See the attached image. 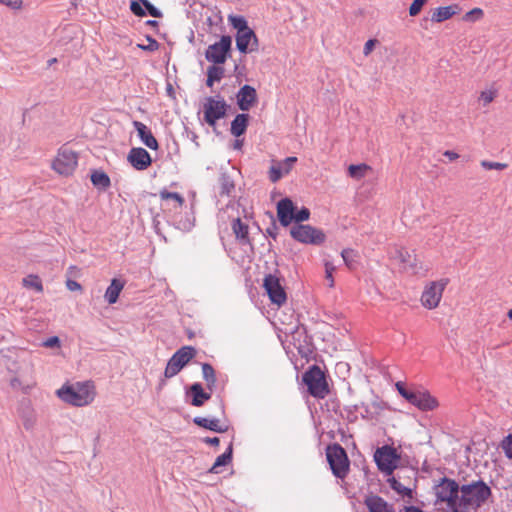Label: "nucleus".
I'll list each match as a JSON object with an SVG mask.
<instances>
[{
  "instance_id": "f257e3e1",
  "label": "nucleus",
  "mask_w": 512,
  "mask_h": 512,
  "mask_svg": "<svg viewBox=\"0 0 512 512\" xmlns=\"http://www.w3.org/2000/svg\"><path fill=\"white\" fill-rule=\"evenodd\" d=\"M491 496L490 487L483 481L462 485L459 489L457 509L453 512H469L479 508Z\"/></svg>"
},
{
  "instance_id": "f03ea898",
  "label": "nucleus",
  "mask_w": 512,
  "mask_h": 512,
  "mask_svg": "<svg viewBox=\"0 0 512 512\" xmlns=\"http://www.w3.org/2000/svg\"><path fill=\"white\" fill-rule=\"evenodd\" d=\"M56 394L59 399L69 405L83 407L94 401L96 388L92 381L76 382L63 385Z\"/></svg>"
},
{
  "instance_id": "7ed1b4c3",
  "label": "nucleus",
  "mask_w": 512,
  "mask_h": 512,
  "mask_svg": "<svg viewBox=\"0 0 512 512\" xmlns=\"http://www.w3.org/2000/svg\"><path fill=\"white\" fill-rule=\"evenodd\" d=\"M395 386L399 394L419 410L432 411L439 405L437 399L426 390H409L402 382H397Z\"/></svg>"
},
{
  "instance_id": "20e7f679",
  "label": "nucleus",
  "mask_w": 512,
  "mask_h": 512,
  "mask_svg": "<svg viewBox=\"0 0 512 512\" xmlns=\"http://www.w3.org/2000/svg\"><path fill=\"white\" fill-rule=\"evenodd\" d=\"M326 458L332 473L339 479H344L350 470V461L345 449L338 443L328 445Z\"/></svg>"
},
{
  "instance_id": "39448f33",
  "label": "nucleus",
  "mask_w": 512,
  "mask_h": 512,
  "mask_svg": "<svg viewBox=\"0 0 512 512\" xmlns=\"http://www.w3.org/2000/svg\"><path fill=\"white\" fill-rule=\"evenodd\" d=\"M302 380L308 388L311 396L323 399L329 394V386L324 372L319 366L313 365L302 376Z\"/></svg>"
},
{
  "instance_id": "423d86ee",
  "label": "nucleus",
  "mask_w": 512,
  "mask_h": 512,
  "mask_svg": "<svg viewBox=\"0 0 512 512\" xmlns=\"http://www.w3.org/2000/svg\"><path fill=\"white\" fill-rule=\"evenodd\" d=\"M197 354L193 346H183L168 360L164 377L166 379L176 376Z\"/></svg>"
},
{
  "instance_id": "0eeeda50",
  "label": "nucleus",
  "mask_w": 512,
  "mask_h": 512,
  "mask_svg": "<svg viewBox=\"0 0 512 512\" xmlns=\"http://www.w3.org/2000/svg\"><path fill=\"white\" fill-rule=\"evenodd\" d=\"M393 258L398 260L403 270L413 275H425L428 268L424 265L414 251H409L404 247H396Z\"/></svg>"
},
{
  "instance_id": "6e6552de",
  "label": "nucleus",
  "mask_w": 512,
  "mask_h": 512,
  "mask_svg": "<svg viewBox=\"0 0 512 512\" xmlns=\"http://www.w3.org/2000/svg\"><path fill=\"white\" fill-rule=\"evenodd\" d=\"M290 235L300 243L311 245H321L326 240V235L321 229L307 224H294L290 229Z\"/></svg>"
},
{
  "instance_id": "1a4fd4ad",
  "label": "nucleus",
  "mask_w": 512,
  "mask_h": 512,
  "mask_svg": "<svg viewBox=\"0 0 512 512\" xmlns=\"http://www.w3.org/2000/svg\"><path fill=\"white\" fill-rule=\"evenodd\" d=\"M228 104L222 97H206L203 102V113L205 122L215 127L218 120L226 116Z\"/></svg>"
},
{
  "instance_id": "9d476101",
  "label": "nucleus",
  "mask_w": 512,
  "mask_h": 512,
  "mask_svg": "<svg viewBox=\"0 0 512 512\" xmlns=\"http://www.w3.org/2000/svg\"><path fill=\"white\" fill-rule=\"evenodd\" d=\"M447 284L448 279L429 282L422 292L420 298L421 304L429 310L437 308Z\"/></svg>"
},
{
  "instance_id": "9b49d317",
  "label": "nucleus",
  "mask_w": 512,
  "mask_h": 512,
  "mask_svg": "<svg viewBox=\"0 0 512 512\" xmlns=\"http://www.w3.org/2000/svg\"><path fill=\"white\" fill-rule=\"evenodd\" d=\"M400 456L395 448L385 445L377 448L374 453V460L378 469L386 475H391L397 467Z\"/></svg>"
},
{
  "instance_id": "f8f14e48",
  "label": "nucleus",
  "mask_w": 512,
  "mask_h": 512,
  "mask_svg": "<svg viewBox=\"0 0 512 512\" xmlns=\"http://www.w3.org/2000/svg\"><path fill=\"white\" fill-rule=\"evenodd\" d=\"M77 163V154L70 149L62 148L55 157L52 168L59 175L70 176L75 171Z\"/></svg>"
},
{
  "instance_id": "ddd939ff",
  "label": "nucleus",
  "mask_w": 512,
  "mask_h": 512,
  "mask_svg": "<svg viewBox=\"0 0 512 512\" xmlns=\"http://www.w3.org/2000/svg\"><path fill=\"white\" fill-rule=\"evenodd\" d=\"M231 44L232 39L230 36H222L220 41L208 46L205 52V58L213 64H224L231 50Z\"/></svg>"
},
{
  "instance_id": "4468645a",
  "label": "nucleus",
  "mask_w": 512,
  "mask_h": 512,
  "mask_svg": "<svg viewBox=\"0 0 512 512\" xmlns=\"http://www.w3.org/2000/svg\"><path fill=\"white\" fill-rule=\"evenodd\" d=\"M263 286L270 300L274 304L280 306L286 302V292L280 283V279L277 276L273 274L266 275L263 281Z\"/></svg>"
},
{
  "instance_id": "2eb2a0df",
  "label": "nucleus",
  "mask_w": 512,
  "mask_h": 512,
  "mask_svg": "<svg viewBox=\"0 0 512 512\" xmlns=\"http://www.w3.org/2000/svg\"><path fill=\"white\" fill-rule=\"evenodd\" d=\"M259 41L255 32L249 28L248 30L236 34V47L243 53H252L258 51Z\"/></svg>"
},
{
  "instance_id": "dca6fc26",
  "label": "nucleus",
  "mask_w": 512,
  "mask_h": 512,
  "mask_svg": "<svg viewBox=\"0 0 512 512\" xmlns=\"http://www.w3.org/2000/svg\"><path fill=\"white\" fill-rule=\"evenodd\" d=\"M237 105L240 110H250L258 100L256 89L248 84L243 85L236 94Z\"/></svg>"
},
{
  "instance_id": "f3484780",
  "label": "nucleus",
  "mask_w": 512,
  "mask_h": 512,
  "mask_svg": "<svg viewBox=\"0 0 512 512\" xmlns=\"http://www.w3.org/2000/svg\"><path fill=\"white\" fill-rule=\"evenodd\" d=\"M129 163L136 170L147 169L152 162L150 154L141 147L132 148L127 157Z\"/></svg>"
},
{
  "instance_id": "a211bd4d",
  "label": "nucleus",
  "mask_w": 512,
  "mask_h": 512,
  "mask_svg": "<svg viewBox=\"0 0 512 512\" xmlns=\"http://www.w3.org/2000/svg\"><path fill=\"white\" fill-rule=\"evenodd\" d=\"M295 206L291 199L284 198L277 203V216L282 226L287 227L293 221Z\"/></svg>"
},
{
  "instance_id": "6ab92c4d",
  "label": "nucleus",
  "mask_w": 512,
  "mask_h": 512,
  "mask_svg": "<svg viewBox=\"0 0 512 512\" xmlns=\"http://www.w3.org/2000/svg\"><path fill=\"white\" fill-rule=\"evenodd\" d=\"M33 366L28 364L26 366V374H19L10 380V386L13 389H25L33 386Z\"/></svg>"
},
{
  "instance_id": "aec40b11",
  "label": "nucleus",
  "mask_w": 512,
  "mask_h": 512,
  "mask_svg": "<svg viewBox=\"0 0 512 512\" xmlns=\"http://www.w3.org/2000/svg\"><path fill=\"white\" fill-rule=\"evenodd\" d=\"M134 128L138 132V136L140 137L141 141L150 149L157 150L158 149V142L156 138L153 136L151 131L148 129V127L139 121L133 122Z\"/></svg>"
},
{
  "instance_id": "412c9836",
  "label": "nucleus",
  "mask_w": 512,
  "mask_h": 512,
  "mask_svg": "<svg viewBox=\"0 0 512 512\" xmlns=\"http://www.w3.org/2000/svg\"><path fill=\"white\" fill-rule=\"evenodd\" d=\"M460 12V7L457 4L449 5V6H443L436 8L431 16V21L435 23H441L444 22L450 18H452L454 15L458 14Z\"/></svg>"
},
{
  "instance_id": "4be33fe9",
  "label": "nucleus",
  "mask_w": 512,
  "mask_h": 512,
  "mask_svg": "<svg viewBox=\"0 0 512 512\" xmlns=\"http://www.w3.org/2000/svg\"><path fill=\"white\" fill-rule=\"evenodd\" d=\"M365 505L369 512H394L393 508L388 503L377 495L366 497Z\"/></svg>"
},
{
  "instance_id": "5701e85b",
  "label": "nucleus",
  "mask_w": 512,
  "mask_h": 512,
  "mask_svg": "<svg viewBox=\"0 0 512 512\" xmlns=\"http://www.w3.org/2000/svg\"><path fill=\"white\" fill-rule=\"evenodd\" d=\"M193 422L202 428L211 430L217 433H223L227 430L226 426L221 425L220 421L216 418H206V417H195Z\"/></svg>"
},
{
  "instance_id": "b1692460",
  "label": "nucleus",
  "mask_w": 512,
  "mask_h": 512,
  "mask_svg": "<svg viewBox=\"0 0 512 512\" xmlns=\"http://www.w3.org/2000/svg\"><path fill=\"white\" fill-rule=\"evenodd\" d=\"M248 122H249L248 114L241 113V114L236 115V117L234 118V120L231 123V128H230L231 134L236 137L243 135L247 129Z\"/></svg>"
},
{
  "instance_id": "393cba45",
  "label": "nucleus",
  "mask_w": 512,
  "mask_h": 512,
  "mask_svg": "<svg viewBox=\"0 0 512 512\" xmlns=\"http://www.w3.org/2000/svg\"><path fill=\"white\" fill-rule=\"evenodd\" d=\"M123 288L124 282L119 279H113L104 294L106 301L109 304L116 303Z\"/></svg>"
},
{
  "instance_id": "a878e982",
  "label": "nucleus",
  "mask_w": 512,
  "mask_h": 512,
  "mask_svg": "<svg viewBox=\"0 0 512 512\" xmlns=\"http://www.w3.org/2000/svg\"><path fill=\"white\" fill-rule=\"evenodd\" d=\"M190 392L192 394L191 404L196 407L202 406L204 404V402L209 400L211 397V394L205 392L200 383H194L190 387Z\"/></svg>"
},
{
  "instance_id": "bb28decb",
  "label": "nucleus",
  "mask_w": 512,
  "mask_h": 512,
  "mask_svg": "<svg viewBox=\"0 0 512 512\" xmlns=\"http://www.w3.org/2000/svg\"><path fill=\"white\" fill-rule=\"evenodd\" d=\"M224 68L220 64H213L207 68L206 85L212 87L215 82H219L224 77Z\"/></svg>"
},
{
  "instance_id": "cd10ccee",
  "label": "nucleus",
  "mask_w": 512,
  "mask_h": 512,
  "mask_svg": "<svg viewBox=\"0 0 512 512\" xmlns=\"http://www.w3.org/2000/svg\"><path fill=\"white\" fill-rule=\"evenodd\" d=\"M232 230L236 238L243 244L249 243L248 225L243 223L240 218H236L232 223Z\"/></svg>"
},
{
  "instance_id": "c85d7f7f",
  "label": "nucleus",
  "mask_w": 512,
  "mask_h": 512,
  "mask_svg": "<svg viewBox=\"0 0 512 512\" xmlns=\"http://www.w3.org/2000/svg\"><path fill=\"white\" fill-rule=\"evenodd\" d=\"M92 184L102 190H106L110 187L111 181L109 176L102 170H94L91 174Z\"/></svg>"
},
{
  "instance_id": "c756f323",
  "label": "nucleus",
  "mask_w": 512,
  "mask_h": 512,
  "mask_svg": "<svg viewBox=\"0 0 512 512\" xmlns=\"http://www.w3.org/2000/svg\"><path fill=\"white\" fill-rule=\"evenodd\" d=\"M232 451V444H230L228 449L222 455L216 458L214 464L209 469V472L214 474L220 473L219 468L228 465L232 461Z\"/></svg>"
},
{
  "instance_id": "7c9ffc66",
  "label": "nucleus",
  "mask_w": 512,
  "mask_h": 512,
  "mask_svg": "<svg viewBox=\"0 0 512 512\" xmlns=\"http://www.w3.org/2000/svg\"><path fill=\"white\" fill-rule=\"evenodd\" d=\"M370 171H372V167L365 163L351 164L348 167V175L355 180L363 179Z\"/></svg>"
},
{
  "instance_id": "2f4dec72",
  "label": "nucleus",
  "mask_w": 512,
  "mask_h": 512,
  "mask_svg": "<svg viewBox=\"0 0 512 512\" xmlns=\"http://www.w3.org/2000/svg\"><path fill=\"white\" fill-rule=\"evenodd\" d=\"M20 417L26 430H30L34 427L36 423V415L34 410L29 405L22 408Z\"/></svg>"
},
{
  "instance_id": "473e14b6",
  "label": "nucleus",
  "mask_w": 512,
  "mask_h": 512,
  "mask_svg": "<svg viewBox=\"0 0 512 512\" xmlns=\"http://www.w3.org/2000/svg\"><path fill=\"white\" fill-rule=\"evenodd\" d=\"M203 378L207 383V388L212 391L216 385V374L215 370L209 363L202 364Z\"/></svg>"
},
{
  "instance_id": "72a5a7b5",
  "label": "nucleus",
  "mask_w": 512,
  "mask_h": 512,
  "mask_svg": "<svg viewBox=\"0 0 512 512\" xmlns=\"http://www.w3.org/2000/svg\"><path fill=\"white\" fill-rule=\"evenodd\" d=\"M228 21L231 24V26L237 30V33L244 32L250 28L248 26L246 19L243 16L229 15Z\"/></svg>"
},
{
  "instance_id": "f704fd0d",
  "label": "nucleus",
  "mask_w": 512,
  "mask_h": 512,
  "mask_svg": "<svg viewBox=\"0 0 512 512\" xmlns=\"http://www.w3.org/2000/svg\"><path fill=\"white\" fill-rule=\"evenodd\" d=\"M388 483L390 484V487L398 494L410 498L412 497V490L400 483L395 477L389 478Z\"/></svg>"
},
{
  "instance_id": "c9c22d12",
  "label": "nucleus",
  "mask_w": 512,
  "mask_h": 512,
  "mask_svg": "<svg viewBox=\"0 0 512 512\" xmlns=\"http://www.w3.org/2000/svg\"><path fill=\"white\" fill-rule=\"evenodd\" d=\"M498 95V90L494 87H490L488 89L483 90L479 95V102L483 104V106H487L494 101V99Z\"/></svg>"
},
{
  "instance_id": "e433bc0d",
  "label": "nucleus",
  "mask_w": 512,
  "mask_h": 512,
  "mask_svg": "<svg viewBox=\"0 0 512 512\" xmlns=\"http://www.w3.org/2000/svg\"><path fill=\"white\" fill-rule=\"evenodd\" d=\"M341 256L343 258V261L345 265L350 269L353 270L356 267V258L357 253L353 249L347 248L342 250Z\"/></svg>"
},
{
  "instance_id": "4c0bfd02",
  "label": "nucleus",
  "mask_w": 512,
  "mask_h": 512,
  "mask_svg": "<svg viewBox=\"0 0 512 512\" xmlns=\"http://www.w3.org/2000/svg\"><path fill=\"white\" fill-rule=\"evenodd\" d=\"M219 181H220V194L229 196L231 194V192L234 190V187H235L234 182L226 174H222L220 176Z\"/></svg>"
},
{
  "instance_id": "58836bf2",
  "label": "nucleus",
  "mask_w": 512,
  "mask_h": 512,
  "mask_svg": "<svg viewBox=\"0 0 512 512\" xmlns=\"http://www.w3.org/2000/svg\"><path fill=\"white\" fill-rule=\"evenodd\" d=\"M23 286L26 288H32L37 292L43 291V285L40 278L37 275H28L22 280Z\"/></svg>"
},
{
  "instance_id": "ea45409f",
  "label": "nucleus",
  "mask_w": 512,
  "mask_h": 512,
  "mask_svg": "<svg viewBox=\"0 0 512 512\" xmlns=\"http://www.w3.org/2000/svg\"><path fill=\"white\" fill-rule=\"evenodd\" d=\"M159 196L162 200H174L178 207H181L185 202L184 198L179 193L169 192L165 189L160 191Z\"/></svg>"
},
{
  "instance_id": "a19ab883",
  "label": "nucleus",
  "mask_w": 512,
  "mask_h": 512,
  "mask_svg": "<svg viewBox=\"0 0 512 512\" xmlns=\"http://www.w3.org/2000/svg\"><path fill=\"white\" fill-rule=\"evenodd\" d=\"M500 448L504 452L505 456L512 460V433L505 436L500 442Z\"/></svg>"
},
{
  "instance_id": "79ce46f5",
  "label": "nucleus",
  "mask_w": 512,
  "mask_h": 512,
  "mask_svg": "<svg viewBox=\"0 0 512 512\" xmlns=\"http://www.w3.org/2000/svg\"><path fill=\"white\" fill-rule=\"evenodd\" d=\"M482 168L486 170H504L508 167V164L501 162H492L488 160H482L480 162Z\"/></svg>"
},
{
  "instance_id": "37998d69",
  "label": "nucleus",
  "mask_w": 512,
  "mask_h": 512,
  "mask_svg": "<svg viewBox=\"0 0 512 512\" xmlns=\"http://www.w3.org/2000/svg\"><path fill=\"white\" fill-rule=\"evenodd\" d=\"M296 162H297V157L290 156V157H287L286 159H284L283 161L278 162L277 164H278V166H281L282 172L284 173V175H286L292 170L293 165Z\"/></svg>"
},
{
  "instance_id": "c03bdc74",
  "label": "nucleus",
  "mask_w": 512,
  "mask_h": 512,
  "mask_svg": "<svg viewBox=\"0 0 512 512\" xmlns=\"http://www.w3.org/2000/svg\"><path fill=\"white\" fill-rule=\"evenodd\" d=\"M146 39L148 41V43H146V45L137 44V47L139 49L144 50V51H149V52H153V51L158 50L159 43L157 42V40H155L151 36H146Z\"/></svg>"
},
{
  "instance_id": "a18cd8bd",
  "label": "nucleus",
  "mask_w": 512,
  "mask_h": 512,
  "mask_svg": "<svg viewBox=\"0 0 512 512\" xmlns=\"http://www.w3.org/2000/svg\"><path fill=\"white\" fill-rule=\"evenodd\" d=\"M284 173L282 172L281 166H278V164H274L269 169V179L271 182L276 183L279 181Z\"/></svg>"
},
{
  "instance_id": "49530a36",
  "label": "nucleus",
  "mask_w": 512,
  "mask_h": 512,
  "mask_svg": "<svg viewBox=\"0 0 512 512\" xmlns=\"http://www.w3.org/2000/svg\"><path fill=\"white\" fill-rule=\"evenodd\" d=\"M148 11V13L155 18H161L162 12L152 5L148 0H138Z\"/></svg>"
},
{
  "instance_id": "de8ad7c7",
  "label": "nucleus",
  "mask_w": 512,
  "mask_h": 512,
  "mask_svg": "<svg viewBox=\"0 0 512 512\" xmlns=\"http://www.w3.org/2000/svg\"><path fill=\"white\" fill-rule=\"evenodd\" d=\"M428 0H414L409 7V15L416 16L418 15L423 6L427 3Z\"/></svg>"
},
{
  "instance_id": "09e8293b",
  "label": "nucleus",
  "mask_w": 512,
  "mask_h": 512,
  "mask_svg": "<svg viewBox=\"0 0 512 512\" xmlns=\"http://www.w3.org/2000/svg\"><path fill=\"white\" fill-rule=\"evenodd\" d=\"M483 17V10L481 8H474L467 12L463 19L465 21H476Z\"/></svg>"
},
{
  "instance_id": "8fccbe9b",
  "label": "nucleus",
  "mask_w": 512,
  "mask_h": 512,
  "mask_svg": "<svg viewBox=\"0 0 512 512\" xmlns=\"http://www.w3.org/2000/svg\"><path fill=\"white\" fill-rule=\"evenodd\" d=\"M310 217V211L308 208L303 207L297 213L294 212L293 220L296 224H301V222L308 220Z\"/></svg>"
},
{
  "instance_id": "3c124183",
  "label": "nucleus",
  "mask_w": 512,
  "mask_h": 512,
  "mask_svg": "<svg viewBox=\"0 0 512 512\" xmlns=\"http://www.w3.org/2000/svg\"><path fill=\"white\" fill-rule=\"evenodd\" d=\"M130 10L134 15H136L138 17H143L146 15V12L142 8L139 1H132L130 4Z\"/></svg>"
},
{
  "instance_id": "603ef678",
  "label": "nucleus",
  "mask_w": 512,
  "mask_h": 512,
  "mask_svg": "<svg viewBox=\"0 0 512 512\" xmlns=\"http://www.w3.org/2000/svg\"><path fill=\"white\" fill-rule=\"evenodd\" d=\"M60 339L59 337L57 336H52L48 339H46L42 345L46 348H55V347H60Z\"/></svg>"
},
{
  "instance_id": "864d4df0",
  "label": "nucleus",
  "mask_w": 512,
  "mask_h": 512,
  "mask_svg": "<svg viewBox=\"0 0 512 512\" xmlns=\"http://www.w3.org/2000/svg\"><path fill=\"white\" fill-rule=\"evenodd\" d=\"M334 270H335V267L332 264H330V263L325 264L326 279L329 281V287L334 286V279L332 276V273Z\"/></svg>"
},
{
  "instance_id": "5fc2aeb1",
  "label": "nucleus",
  "mask_w": 512,
  "mask_h": 512,
  "mask_svg": "<svg viewBox=\"0 0 512 512\" xmlns=\"http://www.w3.org/2000/svg\"><path fill=\"white\" fill-rule=\"evenodd\" d=\"M66 287L70 291H81L82 290L81 284L78 283L77 281L71 280V279H68L66 281Z\"/></svg>"
},
{
  "instance_id": "6e6d98bb",
  "label": "nucleus",
  "mask_w": 512,
  "mask_h": 512,
  "mask_svg": "<svg viewBox=\"0 0 512 512\" xmlns=\"http://www.w3.org/2000/svg\"><path fill=\"white\" fill-rule=\"evenodd\" d=\"M376 42H377V40H376V39H370V40H368V41L365 43L364 48H363V54H364L365 56H368V55L372 52V50H373V48H374V46H375Z\"/></svg>"
},
{
  "instance_id": "4d7b16f0",
  "label": "nucleus",
  "mask_w": 512,
  "mask_h": 512,
  "mask_svg": "<svg viewBox=\"0 0 512 512\" xmlns=\"http://www.w3.org/2000/svg\"><path fill=\"white\" fill-rule=\"evenodd\" d=\"M443 155L445 157H447L449 159V161H455L459 158V154L454 152V151H451V150H446Z\"/></svg>"
},
{
  "instance_id": "13d9d810",
  "label": "nucleus",
  "mask_w": 512,
  "mask_h": 512,
  "mask_svg": "<svg viewBox=\"0 0 512 512\" xmlns=\"http://www.w3.org/2000/svg\"><path fill=\"white\" fill-rule=\"evenodd\" d=\"M203 441L206 444L213 445V446H217L220 443V440L218 437H206L203 439Z\"/></svg>"
},
{
  "instance_id": "bf43d9fd",
  "label": "nucleus",
  "mask_w": 512,
  "mask_h": 512,
  "mask_svg": "<svg viewBox=\"0 0 512 512\" xmlns=\"http://www.w3.org/2000/svg\"><path fill=\"white\" fill-rule=\"evenodd\" d=\"M243 145V141L242 140H236L235 141V144H234V148L235 149H240Z\"/></svg>"
},
{
  "instance_id": "052dcab7",
  "label": "nucleus",
  "mask_w": 512,
  "mask_h": 512,
  "mask_svg": "<svg viewBox=\"0 0 512 512\" xmlns=\"http://www.w3.org/2000/svg\"><path fill=\"white\" fill-rule=\"evenodd\" d=\"M146 24L149 26H158V22L156 20H148Z\"/></svg>"
},
{
  "instance_id": "680f3d73",
  "label": "nucleus",
  "mask_w": 512,
  "mask_h": 512,
  "mask_svg": "<svg viewBox=\"0 0 512 512\" xmlns=\"http://www.w3.org/2000/svg\"><path fill=\"white\" fill-rule=\"evenodd\" d=\"M267 233H268L270 236H272L273 238H275V237H276V233H274V232H273L272 230H270V229H267Z\"/></svg>"
},
{
  "instance_id": "e2e57ef3",
  "label": "nucleus",
  "mask_w": 512,
  "mask_h": 512,
  "mask_svg": "<svg viewBox=\"0 0 512 512\" xmlns=\"http://www.w3.org/2000/svg\"><path fill=\"white\" fill-rule=\"evenodd\" d=\"M21 5V1H15V5L13 6L14 8H19Z\"/></svg>"
},
{
  "instance_id": "0e129e2a",
  "label": "nucleus",
  "mask_w": 512,
  "mask_h": 512,
  "mask_svg": "<svg viewBox=\"0 0 512 512\" xmlns=\"http://www.w3.org/2000/svg\"><path fill=\"white\" fill-rule=\"evenodd\" d=\"M56 62H57V59L56 58H52V59L49 60V65L54 64Z\"/></svg>"
},
{
  "instance_id": "69168bd1",
  "label": "nucleus",
  "mask_w": 512,
  "mask_h": 512,
  "mask_svg": "<svg viewBox=\"0 0 512 512\" xmlns=\"http://www.w3.org/2000/svg\"><path fill=\"white\" fill-rule=\"evenodd\" d=\"M507 316L512 320V308L508 311Z\"/></svg>"
},
{
  "instance_id": "338daca9",
  "label": "nucleus",
  "mask_w": 512,
  "mask_h": 512,
  "mask_svg": "<svg viewBox=\"0 0 512 512\" xmlns=\"http://www.w3.org/2000/svg\"><path fill=\"white\" fill-rule=\"evenodd\" d=\"M0 2L5 3L4 0H0Z\"/></svg>"
}]
</instances>
